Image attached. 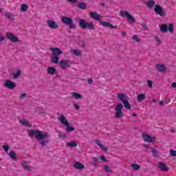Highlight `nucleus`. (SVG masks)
Here are the masks:
<instances>
[{
    "instance_id": "obj_20",
    "label": "nucleus",
    "mask_w": 176,
    "mask_h": 176,
    "mask_svg": "<svg viewBox=\"0 0 176 176\" xmlns=\"http://www.w3.org/2000/svg\"><path fill=\"white\" fill-rule=\"evenodd\" d=\"M157 71L159 72H165V71H167V67L164 64H158L156 66Z\"/></svg>"
},
{
    "instance_id": "obj_1",
    "label": "nucleus",
    "mask_w": 176,
    "mask_h": 176,
    "mask_svg": "<svg viewBox=\"0 0 176 176\" xmlns=\"http://www.w3.org/2000/svg\"><path fill=\"white\" fill-rule=\"evenodd\" d=\"M28 133L30 138L32 140L34 137H35L37 141H38L40 145H41L42 146H45L47 144H49L50 142V141L49 140L50 134H49L48 133L43 132L38 129H30L28 131Z\"/></svg>"
},
{
    "instance_id": "obj_47",
    "label": "nucleus",
    "mask_w": 176,
    "mask_h": 176,
    "mask_svg": "<svg viewBox=\"0 0 176 176\" xmlns=\"http://www.w3.org/2000/svg\"><path fill=\"white\" fill-rule=\"evenodd\" d=\"M74 107L75 108V109H76L77 111H79L80 109V107H79L78 104L74 103Z\"/></svg>"
},
{
    "instance_id": "obj_27",
    "label": "nucleus",
    "mask_w": 176,
    "mask_h": 176,
    "mask_svg": "<svg viewBox=\"0 0 176 176\" xmlns=\"http://www.w3.org/2000/svg\"><path fill=\"white\" fill-rule=\"evenodd\" d=\"M93 161H91L90 162V164H91L92 166H94V167H98V160L99 159L97 157H92L91 158Z\"/></svg>"
},
{
    "instance_id": "obj_5",
    "label": "nucleus",
    "mask_w": 176,
    "mask_h": 176,
    "mask_svg": "<svg viewBox=\"0 0 176 176\" xmlns=\"http://www.w3.org/2000/svg\"><path fill=\"white\" fill-rule=\"evenodd\" d=\"M61 21L65 25H68L69 30H75V28H76V25L74 24V19L69 16H62Z\"/></svg>"
},
{
    "instance_id": "obj_53",
    "label": "nucleus",
    "mask_w": 176,
    "mask_h": 176,
    "mask_svg": "<svg viewBox=\"0 0 176 176\" xmlns=\"http://www.w3.org/2000/svg\"><path fill=\"white\" fill-rule=\"evenodd\" d=\"M87 82L89 85H93V78H89Z\"/></svg>"
},
{
    "instance_id": "obj_64",
    "label": "nucleus",
    "mask_w": 176,
    "mask_h": 176,
    "mask_svg": "<svg viewBox=\"0 0 176 176\" xmlns=\"http://www.w3.org/2000/svg\"><path fill=\"white\" fill-rule=\"evenodd\" d=\"M100 5L104 8V6H105V3H101Z\"/></svg>"
},
{
    "instance_id": "obj_7",
    "label": "nucleus",
    "mask_w": 176,
    "mask_h": 176,
    "mask_svg": "<svg viewBox=\"0 0 176 176\" xmlns=\"http://www.w3.org/2000/svg\"><path fill=\"white\" fill-rule=\"evenodd\" d=\"M120 16H121V17H126L128 21H129V23L131 24H134V23H135V20L134 19L133 15H131V14L127 11L121 10L120 12Z\"/></svg>"
},
{
    "instance_id": "obj_52",
    "label": "nucleus",
    "mask_w": 176,
    "mask_h": 176,
    "mask_svg": "<svg viewBox=\"0 0 176 176\" xmlns=\"http://www.w3.org/2000/svg\"><path fill=\"white\" fill-rule=\"evenodd\" d=\"M67 2H70L71 3H76L78 2V0H67Z\"/></svg>"
},
{
    "instance_id": "obj_17",
    "label": "nucleus",
    "mask_w": 176,
    "mask_h": 176,
    "mask_svg": "<svg viewBox=\"0 0 176 176\" xmlns=\"http://www.w3.org/2000/svg\"><path fill=\"white\" fill-rule=\"evenodd\" d=\"M117 98L119 100V101H121L122 102H124V101L129 100V97L124 93L118 94Z\"/></svg>"
},
{
    "instance_id": "obj_28",
    "label": "nucleus",
    "mask_w": 176,
    "mask_h": 176,
    "mask_svg": "<svg viewBox=\"0 0 176 176\" xmlns=\"http://www.w3.org/2000/svg\"><path fill=\"white\" fill-rule=\"evenodd\" d=\"M145 98H146V96H145L144 94H140L138 95L137 101H138V102H141L144 101V100H145Z\"/></svg>"
},
{
    "instance_id": "obj_12",
    "label": "nucleus",
    "mask_w": 176,
    "mask_h": 176,
    "mask_svg": "<svg viewBox=\"0 0 176 176\" xmlns=\"http://www.w3.org/2000/svg\"><path fill=\"white\" fill-rule=\"evenodd\" d=\"M142 138L145 142H154L155 141L153 136L147 133H142Z\"/></svg>"
},
{
    "instance_id": "obj_10",
    "label": "nucleus",
    "mask_w": 176,
    "mask_h": 176,
    "mask_svg": "<svg viewBox=\"0 0 176 176\" xmlns=\"http://www.w3.org/2000/svg\"><path fill=\"white\" fill-rule=\"evenodd\" d=\"M16 86H17V84L10 80H7L4 83V87L10 90H13V89H15Z\"/></svg>"
},
{
    "instance_id": "obj_32",
    "label": "nucleus",
    "mask_w": 176,
    "mask_h": 176,
    "mask_svg": "<svg viewBox=\"0 0 176 176\" xmlns=\"http://www.w3.org/2000/svg\"><path fill=\"white\" fill-rule=\"evenodd\" d=\"M71 53H72L74 56H77V57L82 56V52L79 50H72Z\"/></svg>"
},
{
    "instance_id": "obj_55",
    "label": "nucleus",
    "mask_w": 176,
    "mask_h": 176,
    "mask_svg": "<svg viewBox=\"0 0 176 176\" xmlns=\"http://www.w3.org/2000/svg\"><path fill=\"white\" fill-rule=\"evenodd\" d=\"M170 87H173V89H176V82H173L171 84Z\"/></svg>"
},
{
    "instance_id": "obj_46",
    "label": "nucleus",
    "mask_w": 176,
    "mask_h": 176,
    "mask_svg": "<svg viewBox=\"0 0 176 176\" xmlns=\"http://www.w3.org/2000/svg\"><path fill=\"white\" fill-rule=\"evenodd\" d=\"M100 160H101L102 162H108V160H107V158H106L105 156H104V155H101V156H100Z\"/></svg>"
},
{
    "instance_id": "obj_39",
    "label": "nucleus",
    "mask_w": 176,
    "mask_h": 176,
    "mask_svg": "<svg viewBox=\"0 0 176 176\" xmlns=\"http://www.w3.org/2000/svg\"><path fill=\"white\" fill-rule=\"evenodd\" d=\"M104 171H106V173H113V170H112V168H111V166H109V165H104Z\"/></svg>"
},
{
    "instance_id": "obj_35",
    "label": "nucleus",
    "mask_w": 176,
    "mask_h": 176,
    "mask_svg": "<svg viewBox=\"0 0 176 176\" xmlns=\"http://www.w3.org/2000/svg\"><path fill=\"white\" fill-rule=\"evenodd\" d=\"M28 162L27 161H23L22 162V167H23L24 170L26 171H30V167L27 165Z\"/></svg>"
},
{
    "instance_id": "obj_36",
    "label": "nucleus",
    "mask_w": 176,
    "mask_h": 176,
    "mask_svg": "<svg viewBox=\"0 0 176 176\" xmlns=\"http://www.w3.org/2000/svg\"><path fill=\"white\" fill-rule=\"evenodd\" d=\"M151 153H153V156L154 157H157V158L160 157V156H159V151L157 150H156V148H153L151 150Z\"/></svg>"
},
{
    "instance_id": "obj_30",
    "label": "nucleus",
    "mask_w": 176,
    "mask_h": 176,
    "mask_svg": "<svg viewBox=\"0 0 176 176\" xmlns=\"http://www.w3.org/2000/svg\"><path fill=\"white\" fill-rule=\"evenodd\" d=\"M52 64H58L60 63V58L58 56H54L51 58Z\"/></svg>"
},
{
    "instance_id": "obj_16",
    "label": "nucleus",
    "mask_w": 176,
    "mask_h": 176,
    "mask_svg": "<svg viewBox=\"0 0 176 176\" xmlns=\"http://www.w3.org/2000/svg\"><path fill=\"white\" fill-rule=\"evenodd\" d=\"M59 65H60L61 69H67V68H69L71 67L69 65V63H68V61H67L65 60H60Z\"/></svg>"
},
{
    "instance_id": "obj_61",
    "label": "nucleus",
    "mask_w": 176,
    "mask_h": 176,
    "mask_svg": "<svg viewBox=\"0 0 176 176\" xmlns=\"http://www.w3.org/2000/svg\"><path fill=\"white\" fill-rule=\"evenodd\" d=\"M0 13H1L3 16V13H5V12H3V10H2V8H0Z\"/></svg>"
},
{
    "instance_id": "obj_40",
    "label": "nucleus",
    "mask_w": 176,
    "mask_h": 176,
    "mask_svg": "<svg viewBox=\"0 0 176 176\" xmlns=\"http://www.w3.org/2000/svg\"><path fill=\"white\" fill-rule=\"evenodd\" d=\"M133 41H135V42H141V39L139 38L138 37V35L137 34H134L133 36H132Z\"/></svg>"
},
{
    "instance_id": "obj_34",
    "label": "nucleus",
    "mask_w": 176,
    "mask_h": 176,
    "mask_svg": "<svg viewBox=\"0 0 176 176\" xmlns=\"http://www.w3.org/2000/svg\"><path fill=\"white\" fill-rule=\"evenodd\" d=\"M67 146H70L71 148H75V146H78V143L75 141H71L67 143Z\"/></svg>"
},
{
    "instance_id": "obj_48",
    "label": "nucleus",
    "mask_w": 176,
    "mask_h": 176,
    "mask_svg": "<svg viewBox=\"0 0 176 176\" xmlns=\"http://www.w3.org/2000/svg\"><path fill=\"white\" fill-rule=\"evenodd\" d=\"M100 149H102V151H104V152H108V147H105L104 146V145L100 147Z\"/></svg>"
},
{
    "instance_id": "obj_44",
    "label": "nucleus",
    "mask_w": 176,
    "mask_h": 176,
    "mask_svg": "<svg viewBox=\"0 0 176 176\" xmlns=\"http://www.w3.org/2000/svg\"><path fill=\"white\" fill-rule=\"evenodd\" d=\"M96 144L99 146L100 148H102V144L101 143V140H96Z\"/></svg>"
},
{
    "instance_id": "obj_4",
    "label": "nucleus",
    "mask_w": 176,
    "mask_h": 176,
    "mask_svg": "<svg viewBox=\"0 0 176 176\" xmlns=\"http://www.w3.org/2000/svg\"><path fill=\"white\" fill-rule=\"evenodd\" d=\"M58 120H59L60 123L63 126H65V132L66 133H71L72 131H75V128L71 126V124L67 120L65 116L61 115L60 117L58 118Z\"/></svg>"
},
{
    "instance_id": "obj_8",
    "label": "nucleus",
    "mask_w": 176,
    "mask_h": 176,
    "mask_svg": "<svg viewBox=\"0 0 176 176\" xmlns=\"http://www.w3.org/2000/svg\"><path fill=\"white\" fill-rule=\"evenodd\" d=\"M6 38H7V39L9 41H11V42H13V43H18L20 42L19 37L16 36L13 33L11 32H7L6 34Z\"/></svg>"
},
{
    "instance_id": "obj_63",
    "label": "nucleus",
    "mask_w": 176,
    "mask_h": 176,
    "mask_svg": "<svg viewBox=\"0 0 176 176\" xmlns=\"http://www.w3.org/2000/svg\"><path fill=\"white\" fill-rule=\"evenodd\" d=\"M131 116H133V118H137L138 116L135 113H132Z\"/></svg>"
},
{
    "instance_id": "obj_19",
    "label": "nucleus",
    "mask_w": 176,
    "mask_h": 176,
    "mask_svg": "<svg viewBox=\"0 0 176 176\" xmlns=\"http://www.w3.org/2000/svg\"><path fill=\"white\" fill-rule=\"evenodd\" d=\"M144 5L148 8V9H153L154 6H155L156 3L154 0H149L148 1L144 2Z\"/></svg>"
},
{
    "instance_id": "obj_62",
    "label": "nucleus",
    "mask_w": 176,
    "mask_h": 176,
    "mask_svg": "<svg viewBox=\"0 0 176 176\" xmlns=\"http://www.w3.org/2000/svg\"><path fill=\"white\" fill-rule=\"evenodd\" d=\"M152 102H153V104H156L157 102V100L153 99Z\"/></svg>"
},
{
    "instance_id": "obj_38",
    "label": "nucleus",
    "mask_w": 176,
    "mask_h": 176,
    "mask_svg": "<svg viewBox=\"0 0 176 176\" xmlns=\"http://www.w3.org/2000/svg\"><path fill=\"white\" fill-rule=\"evenodd\" d=\"M28 10V5L23 3L21 6V12H27Z\"/></svg>"
},
{
    "instance_id": "obj_2",
    "label": "nucleus",
    "mask_w": 176,
    "mask_h": 176,
    "mask_svg": "<svg viewBox=\"0 0 176 176\" xmlns=\"http://www.w3.org/2000/svg\"><path fill=\"white\" fill-rule=\"evenodd\" d=\"M128 109L130 111L131 109V104H130V102H129V99L122 102V103H118L115 108L116 116L115 118L116 119H121L123 118V109Z\"/></svg>"
},
{
    "instance_id": "obj_29",
    "label": "nucleus",
    "mask_w": 176,
    "mask_h": 176,
    "mask_svg": "<svg viewBox=\"0 0 176 176\" xmlns=\"http://www.w3.org/2000/svg\"><path fill=\"white\" fill-rule=\"evenodd\" d=\"M78 8L82 10H86L87 9V5L85 2H80L78 4Z\"/></svg>"
},
{
    "instance_id": "obj_6",
    "label": "nucleus",
    "mask_w": 176,
    "mask_h": 176,
    "mask_svg": "<svg viewBox=\"0 0 176 176\" xmlns=\"http://www.w3.org/2000/svg\"><path fill=\"white\" fill-rule=\"evenodd\" d=\"M160 31L161 32H163L164 34H166L168 31L173 34L174 32V24L169 23L167 24H162L159 25Z\"/></svg>"
},
{
    "instance_id": "obj_23",
    "label": "nucleus",
    "mask_w": 176,
    "mask_h": 176,
    "mask_svg": "<svg viewBox=\"0 0 176 176\" xmlns=\"http://www.w3.org/2000/svg\"><path fill=\"white\" fill-rule=\"evenodd\" d=\"M3 16H6L8 20H14V15H13L11 12H5V13H3Z\"/></svg>"
},
{
    "instance_id": "obj_26",
    "label": "nucleus",
    "mask_w": 176,
    "mask_h": 176,
    "mask_svg": "<svg viewBox=\"0 0 176 176\" xmlns=\"http://www.w3.org/2000/svg\"><path fill=\"white\" fill-rule=\"evenodd\" d=\"M19 122L20 123H21L23 126H25L26 127H32V124L30 123L28 121L25 120H20Z\"/></svg>"
},
{
    "instance_id": "obj_14",
    "label": "nucleus",
    "mask_w": 176,
    "mask_h": 176,
    "mask_svg": "<svg viewBox=\"0 0 176 176\" xmlns=\"http://www.w3.org/2000/svg\"><path fill=\"white\" fill-rule=\"evenodd\" d=\"M50 51L52 52V56H57L63 54V52L59 47H52Z\"/></svg>"
},
{
    "instance_id": "obj_41",
    "label": "nucleus",
    "mask_w": 176,
    "mask_h": 176,
    "mask_svg": "<svg viewBox=\"0 0 176 176\" xmlns=\"http://www.w3.org/2000/svg\"><path fill=\"white\" fill-rule=\"evenodd\" d=\"M3 149L6 151V153H8L10 149V146L9 145H3Z\"/></svg>"
},
{
    "instance_id": "obj_11",
    "label": "nucleus",
    "mask_w": 176,
    "mask_h": 176,
    "mask_svg": "<svg viewBox=\"0 0 176 176\" xmlns=\"http://www.w3.org/2000/svg\"><path fill=\"white\" fill-rule=\"evenodd\" d=\"M49 28H51V30H57L59 28L58 24H57V22L53 21V20H48L46 21Z\"/></svg>"
},
{
    "instance_id": "obj_56",
    "label": "nucleus",
    "mask_w": 176,
    "mask_h": 176,
    "mask_svg": "<svg viewBox=\"0 0 176 176\" xmlns=\"http://www.w3.org/2000/svg\"><path fill=\"white\" fill-rule=\"evenodd\" d=\"M158 104H159L161 107H163V105H164V101L162 100V101L159 102Z\"/></svg>"
},
{
    "instance_id": "obj_51",
    "label": "nucleus",
    "mask_w": 176,
    "mask_h": 176,
    "mask_svg": "<svg viewBox=\"0 0 176 176\" xmlns=\"http://www.w3.org/2000/svg\"><path fill=\"white\" fill-rule=\"evenodd\" d=\"M142 27L143 30H148V25H146V23H142Z\"/></svg>"
},
{
    "instance_id": "obj_3",
    "label": "nucleus",
    "mask_w": 176,
    "mask_h": 176,
    "mask_svg": "<svg viewBox=\"0 0 176 176\" xmlns=\"http://www.w3.org/2000/svg\"><path fill=\"white\" fill-rule=\"evenodd\" d=\"M76 21L78 23V25L82 30H92L94 31L96 30V28H94V24H93V22H88L86 21L85 19H76Z\"/></svg>"
},
{
    "instance_id": "obj_15",
    "label": "nucleus",
    "mask_w": 176,
    "mask_h": 176,
    "mask_svg": "<svg viewBox=\"0 0 176 176\" xmlns=\"http://www.w3.org/2000/svg\"><path fill=\"white\" fill-rule=\"evenodd\" d=\"M158 168L163 171L164 173H167L168 171V167L164 162H158Z\"/></svg>"
},
{
    "instance_id": "obj_22",
    "label": "nucleus",
    "mask_w": 176,
    "mask_h": 176,
    "mask_svg": "<svg viewBox=\"0 0 176 176\" xmlns=\"http://www.w3.org/2000/svg\"><path fill=\"white\" fill-rule=\"evenodd\" d=\"M100 25H102V27H105L106 28H111V27H112V23L108 21H100Z\"/></svg>"
},
{
    "instance_id": "obj_24",
    "label": "nucleus",
    "mask_w": 176,
    "mask_h": 176,
    "mask_svg": "<svg viewBox=\"0 0 176 176\" xmlns=\"http://www.w3.org/2000/svg\"><path fill=\"white\" fill-rule=\"evenodd\" d=\"M56 133L58 134V138L63 140L67 138V133L65 132H61L60 131H57Z\"/></svg>"
},
{
    "instance_id": "obj_58",
    "label": "nucleus",
    "mask_w": 176,
    "mask_h": 176,
    "mask_svg": "<svg viewBox=\"0 0 176 176\" xmlns=\"http://www.w3.org/2000/svg\"><path fill=\"white\" fill-rule=\"evenodd\" d=\"M110 28H118V25H113L112 24H111V26H110Z\"/></svg>"
},
{
    "instance_id": "obj_49",
    "label": "nucleus",
    "mask_w": 176,
    "mask_h": 176,
    "mask_svg": "<svg viewBox=\"0 0 176 176\" xmlns=\"http://www.w3.org/2000/svg\"><path fill=\"white\" fill-rule=\"evenodd\" d=\"M19 97L20 98H25L27 97V93H22Z\"/></svg>"
},
{
    "instance_id": "obj_18",
    "label": "nucleus",
    "mask_w": 176,
    "mask_h": 176,
    "mask_svg": "<svg viewBox=\"0 0 176 176\" xmlns=\"http://www.w3.org/2000/svg\"><path fill=\"white\" fill-rule=\"evenodd\" d=\"M73 166L76 168V170H83L85 168V164L79 162H74Z\"/></svg>"
},
{
    "instance_id": "obj_42",
    "label": "nucleus",
    "mask_w": 176,
    "mask_h": 176,
    "mask_svg": "<svg viewBox=\"0 0 176 176\" xmlns=\"http://www.w3.org/2000/svg\"><path fill=\"white\" fill-rule=\"evenodd\" d=\"M170 156H173V157H176V151L173 150V149H170Z\"/></svg>"
},
{
    "instance_id": "obj_59",
    "label": "nucleus",
    "mask_w": 176,
    "mask_h": 176,
    "mask_svg": "<svg viewBox=\"0 0 176 176\" xmlns=\"http://www.w3.org/2000/svg\"><path fill=\"white\" fill-rule=\"evenodd\" d=\"M55 79H60V75L56 74L54 77Z\"/></svg>"
},
{
    "instance_id": "obj_54",
    "label": "nucleus",
    "mask_w": 176,
    "mask_h": 176,
    "mask_svg": "<svg viewBox=\"0 0 176 176\" xmlns=\"http://www.w3.org/2000/svg\"><path fill=\"white\" fill-rule=\"evenodd\" d=\"M5 41V36L0 35V42H3Z\"/></svg>"
},
{
    "instance_id": "obj_57",
    "label": "nucleus",
    "mask_w": 176,
    "mask_h": 176,
    "mask_svg": "<svg viewBox=\"0 0 176 176\" xmlns=\"http://www.w3.org/2000/svg\"><path fill=\"white\" fill-rule=\"evenodd\" d=\"M143 146L148 149V148H149V144H144Z\"/></svg>"
},
{
    "instance_id": "obj_21",
    "label": "nucleus",
    "mask_w": 176,
    "mask_h": 176,
    "mask_svg": "<svg viewBox=\"0 0 176 176\" xmlns=\"http://www.w3.org/2000/svg\"><path fill=\"white\" fill-rule=\"evenodd\" d=\"M8 156H10V157H11V159L14 162H17L19 160V159H17V155H16V152L14 151H10L8 153Z\"/></svg>"
},
{
    "instance_id": "obj_43",
    "label": "nucleus",
    "mask_w": 176,
    "mask_h": 176,
    "mask_svg": "<svg viewBox=\"0 0 176 176\" xmlns=\"http://www.w3.org/2000/svg\"><path fill=\"white\" fill-rule=\"evenodd\" d=\"M78 45H79V46H81V47H85L86 43L85 41H80L78 42Z\"/></svg>"
},
{
    "instance_id": "obj_31",
    "label": "nucleus",
    "mask_w": 176,
    "mask_h": 176,
    "mask_svg": "<svg viewBox=\"0 0 176 176\" xmlns=\"http://www.w3.org/2000/svg\"><path fill=\"white\" fill-rule=\"evenodd\" d=\"M20 75H21V70L18 69L16 73L12 74V78L13 79H19Z\"/></svg>"
},
{
    "instance_id": "obj_13",
    "label": "nucleus",
    "mask_w": 176,
    "mask_h": 176,
    "mask_svg": "<svg viewBox=\"0 0 176 176\" xmlns=\"http://www.w3.org/2000/svg\"><path fill=\"white\" fill-rule=\"evenodd\" d=\"M89 16L91 19H94L96 21H101V15L96 12H89Z\"/></svg>"
},
{
    "instance_id": "obj_33",
    "label": "nucleus",
    "mask_w": 176,
    "mask_h": 176,
    "mask_svg": "<svg viewBox=\"0 0 176 176\" xmlns=\"http://www.w3.org/2000/svg\"><path fill=\"white\" fill-rule=\"evenodd\" d=\"M72 96L74 97V98H76V100H80L82 98V95L77 92H72Z\"/></svg>"
},
{
    "instance_id": "obj_50",
    "label": "nucleus",
    "mask_w": 176,
    "mask_h": 176,
    "mask_svg": "<svg viewBox=\"0 0 176 176\" xmlns=\"http://www.w3.org/2000/svg\"><path fill=\"white\" fill-rule=\"evenodd\" d=\"M155 40L157 42V43H162V41L160 40V38H159V36H155Z\"/></svg>"
},
{
    "instance_id": "obj_37",
    "label": "nucleus",
    "mask_w": 176,
    "mask_h": 176,
    "mask_svg": "<svg viewBox=\"0 0 176 176\" xmlns=\"http://www.w3.org/2000/svg\"><path fill=\"white\" fill-rule=\"evenodd\" d=\"M131 167H132L133 170L135 171H138V170L141 168V166H140L138 164H132Z\"/></svg>"
},
{
    "instance_id": "obj_45",
    "label": "nucleus",
    "mask_w": 176,
    "mask_h": 176,
    "mask_svg": "<svg viewBox=\"0 0 176 176\" xmlns=\"http://www.w3.org/2000/svg\"><path fill=\"white\" fill-rule=\"evenodd\" d=\"M147 84L148 87H150V89H152L153 87V82H152V80H147Z\"/></svg>"
},
{
    "instance_id": "obj_25",
    "label": "nucleus",
    "mask_w": 176,
    "mask_h": 176,
    "mask_svg": "<svg viewBox=\"0 0 176 176\" xmlns=\"http://www.w3.org/2000/svg\"><path fill=\"white\" fill-rule=\"evenodd\" d=\"M47 72L49 75H54L56 72V67H49L47 69Z\"/></svg>"
},
{
    "instance_id": "obj_60",
    "label": "nucleus",
    "mask_w": 176,
    "mask_h": 176,
    "mask_svg": "<svg viewBox=\"0 0 176 176\" xmlns=\"http://www.w3.org/2000/svg\"><path fill=\"white\" fill-rule=\"evenodd\" d=\"M122 36H126V32H122Z\"/></svg>"
},
{
    "instance_id": "obj_9",
    "label": "nucleus",
    "mask_w": 176,
    "mask_h": 176,
    "mask_svg": "<svg viewBox=\"0 0 176 176\" xmlns=\"http://www.w3.org/2000/svg\"><path fill=\"white\" fill-rule=\"evenodd\" d=\"M154 11L157 14H159V16H161L162 17H164L166 16V12L163 11V8H162L159 4H155Z\"/></svg>"
}]
</instances>
